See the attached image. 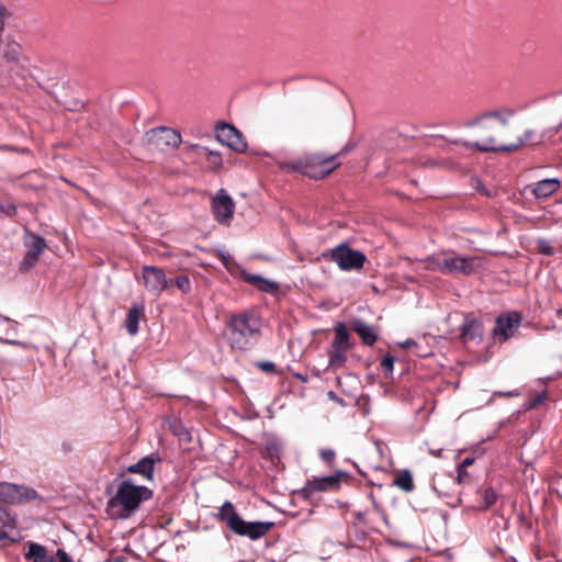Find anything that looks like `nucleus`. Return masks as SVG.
<instances>
[{"instance_id":"f257e3e1","label":"nucleus","mask_w":562,"mask_h":562,"mask_svg":"<svg viewBox=\"0 0 562 562\" xmlns=\"http://www.w3.org/2000/svg\"><path fill=\"white\" fill-rule=\"evenodd\" d=\"M153 496V490L147 486L136 485L131 480H124L117 485L115 494L108 499L105 513L112 519H128L144 502L151 499Z\"/></svg>"},{"instance_id":"f03ea898","label":"nucleus","mask_w":562,"mask_h":562,"mask_svg":"<svg viewBox=\"0 0 562 562\" xmlns=\"http://www.w3.org/2000/svg\"><path fill=\"white\" fill-rule=\"evenodd\" d=\"M480 121V139L474 143L463 142V146L481 153H506V149H498V147L508 144L512 132L509 122L497 111L484 114Z\"/></svg>"},{"instance_id":"7ed1b4c3","label":"nucleus","mask_w":562,"mask_h":562,"mask_svg":"<svg viewBox=\"0 0 562 562\" xmlns=\"http://www.w3.org/2000/svg\"><path fill=\"white\" fill-rule=\"evenodd\" d=\"M261 321L256 312L232 314L226 322V338L232 349L246 350L260 336Z\"/></svg>"},{"instance_id":"20e7f679","label":"nucleus","mask_w":562,"mask_h":562,"mask_svg":"<svg viewBox=\"0 0 562 562\" xmlns=\"http://www.w3.org/2000/svg\"><path fill=\"white\" fill-rule=\"evenodd\" d=\"M339 156L340 154H307L297 160L283 164L281 168L301 172L312 179H324L341 165Z\"/></svg>"},{"instance_id":"39448f33","label":"nucleus","mask_w":562,"mask_h":562,"mask_svg":"<svg viewBox=\"0 0 562 562\" xmlns=\"http://www.w3.org/2000/svg\"><path fill=\"white\" fill-rule=\"evenodd\" d=\"M216 519L225 522L227 528L238 536L257 540L268 533L274 526L271 521L247 522L235 510L234 505L226 501L215 515Z\"/></svg>"},{"instance_id":"423d86ee","label":"nucleus","mask_w":562,"mask_h":562,"mask_svg":"<svg viewBox=\"0 0 562 562\" xmlns=\"http://www.w3.org/2000/svg\"><path fill=\"white\" fill-rule=\"evenodd\" d=\"M335 337L327 352L330 368L338 369L345 366L347 353L352 348L350 334L344 323H337L334 327Z\"/></svg>"},{"instance_id":"0eeeda50","label":"nucleus","mask_w":562,"mask_h":562,"mask_svg":"<svg viewBox=\"0 0 562 562\" xmlns=\"http://www.w3.org/2000/svg\"><path fill=\"white\" fill-rule=\"evenodd\" d=\"M323 257L337 263L342 271L360 270L367 261L362 251L352 249L345 243L334 247L328 254L324 252Z\"/></svg>"},{"instance_id":"6e6552de","label":"nucleus","mask_w":562,"mask_h":562,"mask_svg":"<svg viewBox=\"0 0 562 562\" xmlns=\"http://www.w3.org/2000/svg\"><path fill=\"white\" fill-rule=\"evenodd\" d=\"M25 246L29 249L20 263V271L22 272L31 270L37 263L40 256L46 249L47 244L42 236L26 231Z\"/></svg>"},{"instance_id":"1a4fd4ad","label":"nucleus","mask_w":562,"mask_h":562,"mask_svg":"<svg viewBox=\"0 0 562 562\" xmlns=\"http://www.w3.org/2000/svg\"><path fill=\"white\" fill-rule=\"evenodd\" d=\"M142 280L145 289L155 296H159L169 288L170 283L164 269L156 266H144L142 268Z\"/></svg>"},{"instance_id":"9d476101","label":"nucleus","mask_w":562,"mask_h":562,"mask_svg":"<svg viewBox=\"0 0 562 562\" xmlns=\"http://www.w3.org/2000/svg\"><path fill=\"white\" fill-rule=\"evenodd\" d=\"M216 139L236 153H245L247 150V142L243 134L231 124L224 122L217 124Z\"/></svg>"},{"instance_id":"9b49d317","label":"nucleus","mask_w":562,"mask_h":562,"mask_svg":"<svg viewBox=\"0 0 562 562\" xmlns=\"http://www.w3.org/2000/svg\"><path fill=\"white\" fill-rule=\"evenodd\" d=\"M235 203L224 189L218 190L212 200L214 218L221 224H229L234 216Z\"/></svg>"},{"instance_id":"f8f14e48","label":"nucleus","mask_w":562,"mask_h":562,"mask_svg":"<svg viewBox=\"0 0 562 562\" xmlns=\"http://www.w3.org/2000/svg\"><path fill=\"white\" fill-rule=\"evenodd\" d=\"M521 319L522 317L518 312L499 315L495 321L493 335L502 341L509 339L519 327Z\"/></svg>"},{"instance_id":"ddd939ff","label":"nucleus","mask_w":562,"mask_h":562,"mask_svg":"<svg viewBox=\"0 0 562 562\" xmlns=\"http://www.w3.org/2000/svg\"><path fill=\"white\" fill-rule=\"evenodd\" d=\"M484 326L481 319L469 313L464 315L460 325V340L462 344L481 342L483 339Z\"/></svg>"},{"instance_id":"4468645a","label":"nucleus","mask_w":562,"mask_h":562,"mask_svg":"<svg viewBox=\"0 0 562 562\" xmlns=\"http://www.w3.org/2000/svg\"><path fill=\"white\" fill-rule=\"evenodd\" d=\"M474 261L473 257L445 256L442 257L443 273L470 276L474 272Z\"/></svg>"},{"instance_id":"2eb2a0df","label":"nucleus","mask_w":562,"mask_h":562,"mask_svg":"<svg viewBox=\"0 0 562 562\" xmlns=\"http://www.w3.org/2000/svg\"><path fill=\"white\" fill-rule=\"evenodd\" d=\"M340 480L337 475H329L325 477H313L308 480L301 493L304 497H310L316 492H325L330 490H337L339 487Z\"/></svg>"},{"instance_id":"dca6fc26","label":"nucleus","mask_w":562,"mask_h":562,"mask_svg":"<svg viewBox=\"0 0 562 562\" xmlns=\"http://www.w3.org/2000/svg\"><path fill=\"white\" fill-rule=\"evenodd\" d=\"M161 462V458L157 453H150L136 463L127 467V472L132 474H138L147 481H153L155 465Z\"/></svg>"},{"instance_id":"f3484780","label":"nucleus","mask_w":562,"mask_h":562,"mask_svg":"<svg viewBox=\"0 0 562 562\" xmlns=\"http://www.w3.org/2000/svg\"><path fill=\"white\" fill-rule=\"evenodd\" d=\"M469 474L467 472V469H463L461 467H458V476L457 479H453L451 476L445 475V474H437L432 477V490L440 496V497H449L450 493L446 490V486L451 484H460L468 480Z\"/></svg>"},{"instance_id":"a211bd4d","label":"nucleus","mask_w":562,"mask_h":562,"mask_svg":"<svg viewBox=\"0 0 562 562\" xmlns=\"http://www.w3.org/2000/svg\"><path fill=\"white\" fill-rule=\"evenodd\" d=\"M514 127L509 134L508 144L501 145L498 149H506V153L516 151L525 145H537L542 142V136L536 135L531 130L526 131L522 135L514 136Z\"/></svg>"},{"instance_id":"6ab92c4d","label":"nucleus","mask_w":562,"mask_h":562,"mask_svg":"<svg viewBox=\"0 0 562 562\" xmlns=\"http://www.w3.org/2000/svg\"><path fill=\"white\" fill-rule=\"evenodd\" d=\"M148 140L156 145H160L162 143L167 146L178 147L182 143L180 133L169 127L161 126L154 128L148 133Z\"/></svg>"},{"instance_id":"aec40b11","label":"nucleus","mask_w":562,"mask_h":562,"mask_svg":"<svg viewBox=\"0 0 562 562\" xmlns=\"http://www.w3.org/2000/svg\"><path fill=\"white\" fill-rule=\"evenodd\" d=\"M239 278L244 282H246V283L255 286L259 291H262V292H266V293H274L279 289V284L276 281L266 279V278H263V277H261L259 274L249 273L245 269H240L239 270Z\"/></svg>"},{"instance_id":"412c9836","label":"nucleus","mask_w":562,"mask_h":562,"mask_svg":"<svg viewBox=\"0 0 562 562\" xmlns=\"http://www.w3.org/2000/svg\"><path fill=\"white\" fill-rule=\"evenodd\" d=\"M350 329L355 331L367 346H373L378 340V328L359 318L350 322Z\"/></svg>"},{"instance_id":"4be33fe9","label":"nucleus","mask_w":562,"mask_h":562,"mask_svg":"<svg viewBox=\"0 0 562 562\" xmlns=\"http://www.w3.org/2000/svg\"><path fill=\"white\" fill-rule=\"evenodd\" d=\"M184 150L187 153L195 151L198 155H205L209 167L212 170H217L222 167L223 160L222 155L218 151L210 150L206 147H203L198 144H188L184 145Z\"/></svg>"},{"instance_id":"5701e85b","label":"nucleus","mask_w":562,"mask_h":562,"mask_svg":"<svg viewBox=\"0 0 562 562\" xmlns=\"http://www.w3.org/2000/svg\"><path fill=\"white\" fill-rule=\"evenodd\" d=\"M561 187L558 178L543 179L533 184L532 193L538 199H547L555 193Z\"/></svg>"},{"instance_id":"b1692460","label":"nucleus","mask_w":562,"mask_h":562,"mask_svg":"<svg viewBox=\"0 0 562 562\" xmlns=\"http://www.w3.org/2000/svg\"><path fill=\"white\" fill-rule=\"evenodd\" d=\"M145 308L143 304H134L127 312L125 318V327L131 336H135L138 333V323L143 318Z\"/></svg>"},{"instance_id":"393cba45","label":"nucleus","mask_w":562,"mask_h":562,"mask_svg":"<svg viewBox=\"0 0 562 562\" xmlns=\"http://www.w3.org/2000/svg\"><path fill=\"white\" fill-rule=\"evenodd\" d=\"M8 492L9 502L11 503H22L37 497L35 490L23 485H8Z\"/></svg>"},{"instance_id":"a878e982","label":"nucleus","mask_w":562,"mask_h":562,"mask_svg":"<svg viewBox=\"0 0 562 562\" xmlns=\"http://www.w3.org/2000/svg\"><path fill=\"white\" fill-rule=\"evenodd\" d=\"M479 502L475 507L477 510L490 509L497 501V493L492 486H482L476 491Z\"/></svg>"},{"instance_id":"bb28decb","label":"nucleus","mask_w":562,"mask_h":562,"mask_svg":"<svg viewBox=\"0 0 562 562\" xmlns=\"http://www.w3.org/2000/svg\"><path fill=\"white\" fill-rule=\"evenodd\" d=\"M25 559L33 562H54V558L48 554L46 548L42 544L31 542L25 553Z\"/></svg>"},{"instance_id":"cd10ccee","label":"nucleus","mask_w":562,"mask_h":562,"mask_svg":"<svg viewBox=\"0 0 562 562\" xmlns=\"http://www.w3.org/2000/svg\"><path fill=\"white\" fill-rule=\"evenodd\" d=\"M393 485L397 488L404 491L405 493H411L414 491L415 485L413 481V475L408 470H401L395 473L393 479Z\"/></svg>"},{"instance_id":"c85d7f7f","label":"nucleus","mask_w":562,"mask_h":562,"mask_svg":"<svg viewBox=\"0 0 562 562\" xmlns=\"http://www.w3.org/2000/svg\"><path fill=\"white\" fill-rule=\"evenodd\" d=\"M22 55V47L15 43H8L3 50V58L10 64H18Z\"/></svg>"},{"instance_id":"c756f323","label":"nucleus","mask_w":562,"mask_h":562,"mask_svg":"<svg viewBox=\"0 0 562 562\" xmlns=\"http://www.w3.org/2000/svg\"><path fill=\"white\" fill-rule=\"evenodd\" d=\"M422 262L424 263V268L426 270L439 271V272L443 273L441 257L434 255V256L427 257L426 259L422 260Z\"/></svg>"},{"instance_id":"7c9ffc66","label":"nucleus","mask_w":562,"mask_h":562,"mask_svg":"<svg viewBox=\"0 0 562 562\" xmlns=\"http://www.w3.org/2000/svg\"><path fill=\"white\" fill-rule=\"evenodd\" d=\"M175 283V285L183 293L188 294L191 292V281L188 276L181 274L178 276L175 280L170 281Z\"/></svg>"},{"instance_id":"2f4dec72","label":"nucleus","mask_w":562,"mask_h":562,"mask_svg":"<svg viewBox=\"0 0 562 562\" xmlns=\"http://www.w3.org/2000/svg\"><path fill=\"white\" fill-rule=\"evenodd\" d=\"M546 400H547V393L546 392L538 393L536 396H533L530 400H528L525 403L524 407H525L526 411H530V409L537 408L539 405L543 404Z\"/></svg>"},{"instance_id":"473e14b6","label":"nucleus","mask_w":562,"mask_h":562,"mask_svg":"<svg viewBox=\"0 0 562 562\" xmlns=\"http://www.w3.org/2000/svg\"><path fill=\"white\" fill-rule=\"evenodd\" d=\"M255 367L268 374H278L277 366L271 361H257Z\"/></svg>"},{"instance_id":"72a5a7b5","label":"nucleus","mask_w":562,"mask_h":562,"mask_svg":"<svg viewBox=\"0 0 562 562\" xmlns=\"http://www.w3.org/2000/svg\"><path fill=\"white\" fill-rule=\"evenodd\" d=\"M318 454H319V458L322 459V461H324L326 464H328L330 467L334 464V461L336 458L335 450H333L330 448H323L319 450Z\"/></svg>"},{"instance_id":"f704fd0d","label":"nucleus","mask_w":562,"mask_h":562,"mask_svg":"<svg viewBox=\"0 0 562 562\" xmlns=\"http://www.w3.org/2000/svg\"><path fill=\"white\" fill-rule=\"evenodd\" d=\"M537 247L540 254L546 256L554 255V249L551 244L546 239H539L537 243Z\"/></svg>"},{"instance_id":"c9c22d12","label":"nucleus","mask_w":562,"mask_h":562,"mask_svg":"<svg viewBox=\"0 0 562 562\" xmlns=\"http://www.w3.org/2000/svg\"><path fill=\"white\" fill-rule=\"evenodd\" d=\"M394 361L395 359L391 355H386L383 357L381 361V368L383 369L385 374H389L393 371Z\"/></svg>"},{"instance_id":"e433bc0d","label":"nucleus","mask_w":562,"mask_h":562,"mask_svg":"<svg viewBox=\"0 0 562 562\" xmlns=\"http://www.w3.org/2000/svg\"><path fill=\"white\" fill-rule=\"evenodd\" d=\"M0 213L4 214L5 216L13 217L16 214V206L13 203L0 205Z\"/></svg>"},{"instance_id":"4c0bfd02","label":"nucleus","mask_w":562,"mask_h":562,"mask_svg":"<svg viewBox=\"0 0 562 562\" xmlns=\"http://www.w3.org/2000/svg\"><path fill=\"white\" fill-rule=\"evenodd\" d=\"M0 522L8 527H12L14 525V520L9 516L2 506H0Z\"/></svg>"},{"instance_id":"58836bf2","label":"nucleus","mask_w":562,"mask_h":562,"mask_svg":"<svg viewBox=\"0 0 562 562\" xmlns=\"http://www.w3.org/2000/svg\"><path fill=\"white\" fill-rule=\"evenodd\" d=\"M56 555L58 562H72L71 558L63 549H58Z\"/></svg>"},{"instance_id":"ea45409f","label":"nucleus","mask_w":562,"mask_h":562,"mask_svg":"<svg viewBox=\"0 0 562 562\" xmlns=\"http://www.w3.org/2000/svg\"><path fill=\"white\" fill-rule=\"evenodd\" d=\"M4 16H5V8L0 5V33H2L4 29Z\"/></svg>"},{"instance_id":"a19ab883","label":"nucleus","mask_w":562,"mask_h":562,"mask_svg":"<svg viewBox=\"0 0 562 562\" xmlns=\"http://www.w3.org/2000/svg\"><path fill=\"white\" fill-rule=\"evenodd\" d=\"M61 451L66 454L72 451V445L70 441L61 442Z\"/></svg>"},{"instance_id":"79ce46f5","label":"nucleus","mask_w":562,"mask_h":562,"mask_svg":"<svg viewBox=\"0 0 562 562\" xmlns=\"http://www.w3.org/2000/svg\"><path fill=\"white\" fill-rule=\"evenodd\" d=\"M474 462V459L473 458H465L460 464L459 467L463 468V469H467L468 467L472 465Z\"/></svg>"},{"instance_id":"37998d69","label":"nucleus","mask_w":562,"mask_h":562,"mask_svg":"<svg viewBox=\"0 0 562 562\" xmlns=\"http://www.w3.org/2000/svg\"><path fill=\"white\" fill-rule=\"evenodd\" d=\"M477 191L485 196H490V192L481 184L477 187Z\"/></svg>"},{"instance_id":"c03bdc74","label":"nucleus","mask_w":562,"mask_h":562,"mask_svg":"<svg viewBox=\"0 0 562 562\" xmlns=\"http://www.w3.org/2000/svg\"><path fill=\"white\" fill-rule=\"evenodd\" d=\"M415 345H416V342L414 340L407 339L401 346L404 348H407V347L415 346Z\"/></svg>"},{"instance_id":"a18cd8bd","label":"nucleus","mask_w":562,"mask_h":562,"mask_svg":"<svg viewBox=\"0 0 562 562\" xmlns=\"http://www.w3.org/2000/svg\"><path fill=\"white\" fill-rule=\"evenodd\" d=\"M506 396H518L519 393L517 391H512L505 394Z\"/></svg>"},{"instance_id":"49530a36","label":"nucleus","mask_w":562,"mask_h":562,"mask_svg":"<svg viewBox=\"0 0 562 562\" xmlns=\"http://www.w3.org/2000/svg\"><path fill=\"white\" fill-rule=\"evenodd\" d=\"M7 537V533L4 531L0 530V540L4 539Z\"/></svg>"},{"instance_id":"de8ad7c7","label":"nucleus","mask_w":562,"mask_h":562,"mask_svg":"<svg viewBox=\"0 0 562 562\" xmlns=\"http://www.w3.org/2000/svg\"><path fill=\"white\" fill-rule=\"evenodd\" d=\"M10 344H12V345H20V342L15 341V340L10 341Z\"/></svg>"},{"instance_id":"09e8293b","label":"nucleus","mask_w":562,"mask_h":562,"mask_svg":"<svg viewBox=\"0 0 562 562\" xmlns=\"http://www.w3.org/2000/svg\"><path fill=\"white\" fill-rule=\"evenodd\" d=\"M113 562H124L122 559L117 558Z\"/></svg>"},{"instance_id":"8fccbe9b","label":"nucleus","mask_w":562,"mask_h":562,"mask_svg":"<svg viewBox=\"0 0 562 562\" xmlns=\"http://www.w3.org/2000/svg\"><path fill=\"white\" fill-rule=\"evenodd\" d=\"M223 263H224V266L227 267V259L226 258H224Z\"/></svg>"},{"instance_id":"3c124183","label":"nucleus","mask_w":562,"mask_h":562,"mask_svg":"<svg viewBox=\"0 0 562 562\" xmlns=\"http://www.w3.org/2000/svg\"><path fill=\"white\" fill-rule=\"evenodd\" d=\"M329 395H330V397H334L335 393L334 392H329Z\"/></svg>"}]
</instances>
